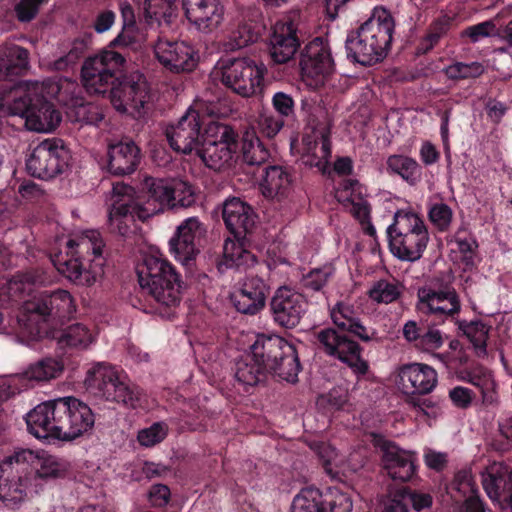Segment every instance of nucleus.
I'll use <instances>...</instances> for the list:
<instances>
[{"mask_svg":"<svg viewBox=\"0 0 512 512\" xmlns=\"http://www.w3.org/2000/svg\"><path fill=\"white\" fill-rule=\"evenodd\" d=\"M426 394H414L405 397L406 404L424 415L430 416L436 413V402L432 398L424 397Z\"/></svg>","mask_w":512,"mask_h":512,"instance_id":"13d9d810","label":"nucleus"},{"mask_svg":"<svg viewBox=\"0 0 512 512\" xmlns=\"http://www.w3.org/2000/svg\"><path fill=\"white\" fill-rule=\"evenodd\" d=\"M400 296V290L396 283L379 280L369 291V297L378 302L389 304L396 301Z\"/></svg>","mask_w":512,"mask_h":512,"instance_id":"3c124183","label":"nucleus"},{"mask_svg":"<svg viewBox=\"0 0 512 512\" xmlns=\"http://www.w3.org/2000/svg\"><path fill=\"white\" fill-rule=\"evenodd\" d=\"M386 165L389 173L400 176L411 186L416 185L421 179L422 167L412 157L393 154L387 158Z\"/></svg>","mask_w":512,"mask_h":512,"instance_id":"4c0bfd02","label":"nucleus"},{"mask_svg":"<svg viewBox=\"0 0 512 512\" xmlns=\"http://www.w3.org/2000/svg\"><path fill=\"white\" fill-rule=\"evenodd\" d=\"M309 447L317 455L325 473L332 478L335 477L337 475L333 466V461L337 457L335 448L327 442L317 440L311 441Z\"/></svg>","mask_w":512,"mask_h":512,"instance_id":"09e8293b","label":"nucleus"},{"mask_svg":"<svg viewBox=\"0 0 512 512\" xmlns=\"http://www.w3.org/2000/svg\"><path fill=\"white\" fill-rule=\"evenodd\" d=\"M343 191L348 193L347 202L355 203L367 200L364 195L366 189L356 179H347L343 182Z\"/></svg>","mask_w":512,"mask_h":512,"instance_id":"338daca9","label":"nucleus"},{"mask_svg":"<svg viewBox=\"0 0 512 512\" xmlns=\"http://www.w3.org/2000/svg\"><path fill=\"white\" fill-rule=\"evenodd\" d=\"M81 80L89 94L109 98L116 110L139 112L148 100L149 88L143 74L127 72V60L120 52L102 50L87 58Z\"/></svg>","mask_w":512,"mask_h":512,"instance_id":"7ed1b4c3","label":"nucleus"},{"mask_svg":"<svg viewBox=\"0 0 512 512\" xmlns=\"http://www.w3.org/2000/svg\"><path fill=\"white\" fill-rule=\"evenodd\" d=\"M222 218L234 240L227 239L225 241L218 269L221 272L225 269L241 271L254 266L257 258L247 245V235L252 232L255 225L253 208L240 198L231 197L223 203Z\"/></svg>","mask_w":512,"mask_h":512,"instance_id":"9b49d317","label":"nucleus"},{"mask_svg":"<svg viewBox=\"0 0 512 512\" xmlns=\"http://www.w3.org/2000/svg\"><path fill=\"white\" fill-rule=\"evenodd\" d=\"M25 421L27 431L37 439L73 442L93 434L96 412L81 399L65 396L38 404Z\"/></svg>","mask_w":512,"mask_h":512,"instance_id":"39448f33","label":"nucleus"},{"mask_svg":"<svg viewBox=\"0 0 512 512\" xmlns=\"http://www.w3.org/2000/svg\"><path fill=\"white\" fill-rule=\"evenodd\" d=\"M267 285L264 280L254 276L246 278L230 293V301L237 312L256 315L266 304Z\"/></svg>","mask_w":512,"mask_h":512,"instance_id":"a878e982","label":"nucleus"},{"mask_svg":"<svg viewBox=\"0 0 512 512\" xmlns=\"http://www.w3.org/2000/svg\"><path fill=\"white\" fill-rule=\"evenodd\" d=\"M330 317L336 328H324L317 333L322 351L347 364L358 378L365 376L369 364L361 356L362 347L352 338L365 343L377 341L376 329L364 326L354 307L345 302H338L330 310Z\"/></svg>","mask_w":512,"mask_h":512,"instance_id":"0eeeda50","label":"nucleus"},{"mask_svg":"<svg viewBox=\"0 0 512 512\" xmlns=\"http://www.w3.org/2000/svg\"><path fill=\"white\" fill-rule=\"evenodd\" d=\"M142 10L148 25L170 26L178 16L175 0H144Z\"/></svg>","mask_w":512,"mask_h":512,"instance_id":"f704fd0d","label":"nucleus"},{"mask_svg":"<svg viewBox=\"0 0 512 512\" xmlns=\"http://www.w3.org/2000/svg\"><path fill=\"white\" fill-rule=\"evenodd\" d=\"M252 357L270 376L288 383L298 382L302 369L296 347L276 334H257L249 347Z\"/></svg>","mask_w":512,"mask_h":512,"instance_id":"ddd939ff","label":"nucleus"},{"mask_svg":"<svg viewBox=\"0 0 512 512\" xmlns=\"http://www.w3.org/2000/svg\"><path fill=\"white\" fill-rule=\"evenodd\" d=\"M321 491L315 487L303 488L293 499L291 512H323Z\"/></svg>","mask_w":512,"mask_h":512,"instance_id":"37998d69","label":"nucleus"},{"mask_svg":"<svg viewBox=\"0 0 512 512\" xmlns=\"http://www.w3.org/2000/svg\"><path fill=\"white\" fill-rule=\"evenodd\" d=\"M302 143L308 157L307 164L325 172L332 153L330 125H317L311 134L303 136Z\"/></svg>","mask_w":512,"mask_h":512,"instance_id":"c756f323","label":"nucleus"},{"mask_svg":"<svg viewBox=\"0 0 512 512\" xmlns=\"http://www.w3.org/2000/svg\"><path fill=\"white\" fill-rule=\"evenodd\" d=\"M264 170L265 174L261 182L263 195L277 202L289 199L294 181L291 168L269 165Z\"/></svg>","mask_w":512,"mask_h":512,"instance_id":"2f4dec72","label":"nucleus"},{"mask_svg":"<svg viewBox=\"0 0 512 512\" xmlns=\"http://www.w3.org/2000/svg\"><path fill=\"white\" fill-rule=\"evenodd\" d=\"M47 280L37 269L18 273L0 289V325L14 317L34 339H56L61 348L84 349L92 342L90 330L81 323L57 329L76 313L73 297L67 290H36Z\"/></svg>","mask_w":512,"mask_h":512,"instance_id":"f257e3e1","label":"nucleus"},{"mask_svg":"<svg viewBox=\"0 0 512 512\" xmlns=\"http://www.w3.org/2000/svg\"><path fill=\"white\" fill-rule=\"evenodd\" d=\"M40 5L34 0H20L15 5V13L18 21L22 23L31 22L38 14Z\"/></svg>","mask_w":512,"mask_h":512,"instance_id":"680f3d73","label":"nucleus"},{"mask_svg":"<svg viewBox=\"0 0 512 512\" xmlns=\"http://www.w3.org/2000/svg\"><path fill=\"white\" fill-rule=\"evenodd\" d=\"M29 52L16 45L0 48V113L19 116L27 129L47 132L61 122V113L43 94L38 82H14L28 69Z\"/></svg>","mask_w":512,"mask_h":512,"instance_id":"f03ea898","label":"nucleus"},{"mask_svg":"<svg viewBox=\"0 0 512 512\" xmlns=\"http://www.w3.org/2000/svg\"><path fill=\"white\" fill-rule=\"evenodd\" d=\"M205 232L204 225L197 217H189L177 227L175 234L169 240L171 254L187 269L192 268L200 251L196 240Z\"/></svg>","mask_w":512,"mask_h":512,"instance_id":"b1692460","label":"nucleus"},{"mask_svg":"<svg viewBox=\"0 0 512 512\" xmlns=\"http://www.w3.org/2000/svg\"><path fill=\"white\" fill-rule=\"evenodd\" d=\"M371 443L380 456L382 469L393 480L411 481L417 473V455L379 433H371Z\"/></svg>","mask_w":512,"mask_h":512,"instance_id":"a211bd4d","label":"nucleus"},{"mask_svg":"<svg viewBox=\"0 0 512 512\" xmlns=\"http://www.w3.org/2000/svg\"><path fill=\"white\" fill-rule=\"evenodd\" d=\"M334 273L335 268L330 264L313 268L308 273L303 274L300 286L304 291L320 292L328 284Z\"/></svg>","mask_w":512,"mask_h":512,"instance_id":"79ce46f5","label":"nucleus"},{"mask_svg":"<svg viewBox=\"0 0 512 512\" xmlns=\"http://www.w3.org/2000/svg\"><path fill=\"white\" fill-rule=\"evenodd\" d=\"M105 243L98 230L88 229L67 241L65 255L52 258L59 273L76 285L92 286L104 274Z\"/></svg>","mask_w":512,"mask_h":512,"instance_id":"6e6552de","label":"nucleus"},{"mask_svg":"<svg viewBox=\"0 0 512 512\" xmlns=\"http://www.w3.org/2000/svg\"><path fill=\"white\" fill-rule=\"evenodd\" d=\"M394 29L390 11L383 7L375 8L365 22L347 34V58L366 67L383 61L391 48Z\"/></svg>","mask_w":512,"mask_h":512,"instance_id":"9d476101","label":"nucleus"},{"mask_svg":"<svg viewBox=\"0 0 512 512\" xmlns=\"http://www.w3.org/2000/svg\"><path fill=\"white\" fill-rule=\"evenodd\" d=\"M204 119L199 111L190 107L176 123L167 125L165 136L170 148L180 154H197L206 138Z\"/></svg>","mask_w":512,"mask_h":512,"instance_id":"6ab92c4d","label":"nucleus"},{"mask_svg":"<svg viewBox=\"0 0 512 512\" xmlns=\"http://www.w3.org/2000/svg\"><path fill=\"white\" fill-rule=\"evenodd\" d=\"M386 232L390 252L402 261L419 260L429 241L423 218L412 211H397Z\"/></svg>","mask_w":512,"mask_h":512,"instance_id":"4468645a","label":"nucleus"},{"mask_svg":"<svg viewBox=\"0 0 512 512\" xmlns=\"http://www.w3.org/2000/svg\"><path fill=\"white\" fill-rule=\"evenodd\" d=\"M32 455L35 458L29 463L31 477L33 472L44 480L63 479L68 476L71 465L67 460L46 452L34 453L32 451Z\"/></svg>","mask_w":512,"mask_h":512,"instance_id":"473e14b6","label":"nucleus"},{"mask_svg":"<svg viewBox=\"0 0 512 512\" xmlns=\"http://www.w3.org/2000/svg\"><path fill=\"white\" fill-rule=\"evenodd\" d=\"M456 503L458 512H492L480 493L469 494L468 497Z\"/></svg>","mask_w":512,"mask_h":512,"instance_id":"bf43d9fd","label":"nucleus"},{"mask_svg":"<svg viewBox=\"0 0 512 512\" xmlns=\"http://www.w3.org/2000/svg\"><path fill=\"white\" fill-rule=\"evenodd\" d=\"M154 54L158 62L174 74L193 71L199 61L198 52L184 41L159 38L154 46Z\"/></svg>","mask_w":512,"mask_h":512,"instance_id":"4be33fe9","label":"nucleus"},{"mask_svg":"<svg viewBox=\"0 0 512 512\" xmlns=\"http://www.w3.org/2000/svg\"><path fill=\"white\" fill-rule=\"evenodd\" d=\"M171 491L165 484H154L150 487L148 493L149 503L156 508L165 507L170 500Z\"/></svg>","mask_w":512,"mask_h":512,"instance_id":"e2e57ef3","label":"nucleus"},{"mask_svg":"<svg viewBox=\"0 0 512 512\" xmlns=\"http://www.w3.org/2000/svg\"><path fill=\"white\" fill-rule=\"evenodd\" d=\"M235 379L245 387L263 383L270 376L267 371L253 359L250 351L238 359L233 367Z\"/></svg>","mask_w":512,"mask_h":512,"instance_id":"c9c22d12","label":"nucleus"},{"mask_svg":"<svg viewBox=\"0 0 512 512\" xmlns=\"http://www.w3.org/2000/svg\"><path fill=\"white\" fill-rule=\"evenodd\" d=\"M319 502L323 512H352L353 508L351 495L338 487H329L325 492H321Z\"/></svg>","mask_w":512,"mask_h":512,"instance_id":"a19ab883","label":"nucleus"},{"mask_svg":"<svg viewBox=\"0 0 512 512\" xmlns=\"http://www.w3.org/2000/svg\"><path fill=\"white\" fill-rule=\"evenodd\" d=\"M168 428L163 422H155L150 427L138 432L137 440L141 446L152 447L162 442L167 436Z\"/></svg>","mask_w":512,"mask_h":512,"instance_id":"864d4df0","label":"nucleus"},{"mask_svg":"<svg viewBox=\"0 0 512 512\" xmlns=\"http://www.w3.org/2000/svg\"><path fill=\"white\" fill-rule=\"evenodd\" d=\"M87 389L128 409L142 408L146 403V393L127 374L107 363L93 365L86 374Z\"/></svg>","mask_w":512,"mask_h":512,"instance_id":"f8f14e48","label":"nucleus"},{"mask_svg":"<svg viewBox=\"0 0 512 512\" xmlns=\"http://www.w3.org/2000/svg\"><path fill=\"white\" fill-rule=\"evenodd\" d=\"M349 395L347 389L337 386L329 392L321 394L316 400V406L324 414L342 410L348 403Z\"/></svg>","mask_w":512,"mask_h":512,"instance_id":"c03bdc74","label":"nucleus"},{"mask_svg":"<svg viewBox=\"0 0 512 512\" xmlns=\"http://www.w3.org/2000/svg\"><path fill=\"white\" fill-rule=\"evenodd\" d=\"M141 159V149L134 141H119L109 144L105 167L109 174L122 177L134 173Z\"/></svg>","mask_w":512,"mask_h":512,"instance_id":"c85d7f7f","label":"nucleus"},{"mask_svg":"<svg viewBox=\"0 0 512 512\" xmlns=\"http://www.w3.org/2000/svg\"><path fill=\"white\" fill-rule=\"evenodd\" d=\"M458 335L465 336L472 344V347L478 357L487 354V340L490 327L481 320H457Z\"/></svg>","mask_w":512,"mask_h":512,"instance_id":"e433bc0d","label":"nucleus"},{"mask_svg":"<svg viewBox=\"0 0 512 512\" xmlns=\"http://www.w3.org/2000/svg\"><path fill=\"white\" fill-rule=\"evenodd\" d=\"M271 104L277 116L283 120H292L295 118L296 105L291 94L277 91L272 96Z\"/></svg>","mask_w":512,"mask_h":512,"instance_id":"603ef678","label":"nucleus"},{"mask_svg":"<svg viewBox=\"0 0 512 512\" xmlns=\"http://www.w3.org/2000/svg\"><path fill=\"white\" fill-rule=\"evenodd\" d=\"M34 458L32 450L21 449L0 463V500L7 507L15 508L27 498L32 479L29 463Z\"/></svg>","mask_w":512,"mask_h":512,"instance_id":"dca6fc26","label":"nucleus"},{"mask_svg":"<svg viewBox=\"0 0 512 512\" xmlns=\"http://www.w3.org/2000/svg\"><path fill=\"white\" fill-rule=\"evenodd\" d=\"M273 322L284 329H294L307 311L304 296L288 286H281L269 302Z\"/></svg>","mask_w":512,"mask_h":512,"instance_id":"412c9836","label":"nucleus"},{"mask_svg":"<svg viewBox=\"0 0 512 512\" xmlns=\"http://www.w3.org/2000/svg\"><path fill=\"white\" fill-rule=\"evenodd\" d=\"M147 201L142 203L131 197L133 188L123 186L113 187L117 198L108 213V229L110 233L128 237L136 230V221H146L148 218L163 212L165 209L187 208L195 203L192 187L183 181L147 178Z\"/></svg>","mask_w":512,"mask_h":512,"instance_id":"20e7f679","label":"nucleus"},{"mask_svg":"<svg viewBox=\"0 0 512 512\" xmlns=\"http://www.w3.org/2000/svg\"><path fill=\"white\" fill-rule=\"evenodd\" d=\"M399 501L404 502L407 507L411 505L414 512H423L424 510L431 508L433 498L428 493L409 490L405 491V493L402 495V499Z\"/></svg>","mask_w":512,"mask_h":512,"instance_id":"6e6d98bb","label":"nucleus"},{"mask_svg":"<svg viewBox=\"0 0 512 512\" xmlns=\"http://www.w3.org/2000/svg\"><path fill=\"white\" fill-rule=\"evenodd\" d=\"M299 65L302 75L312 79L330 75L335 64L327 40L316 37L310 41L301 53Z\"/></svg>","mask_w":512,"mask_h":512,"instance_id":"393cba45","label":"nucleus"},{"mask_svg":"<svg viewBox=\"0 0 512 512\" xmlns=\"http://www.w3.org/2000/svg\"><path fill=\"white\" fill-rule=\"evenodd\" d=\"M298 18V13H291L285 15L274 25L270 38L269 53L275 64L288 63L300 47Z\"/></svg>","mask_w":512,"mask_h":512,"instance_id":"5701e85b","label":"nucleus"},{"mask_svg":"<svg viewBox=\"0 0 512 512\" xmlns=\"http://www.w3.org/2000/svg\"><path fill=\"white\" fill-rule=\"evenodd\" d=\"M91 40V34H84L75 38L68 53L55 61V68L57 70H65L67 67L77 63L84 56L86 49L91 44Z\"/></svg>","mask_w":512,"mask_h":512,"instance_id":"49530a36","label":"nucleus"},{"mask_svg":"<svg viewBox=\"0 0 512 512\" xmlns=\"http://www.w3.org/2000/svg\"><path fill=\"white\" fill-rule=\"evenodd\" d=\"M495 28V25L491 21H485L467 27L463 31V35L470 38L471 42L475 43L483 37H487L491 34V31Z\"/></svg>","mask_w":512,"mask_h":512,"instance_id":"69168bd1","label":"nucleus"},{"mask_svg":"<svg viewBox=\"0 0 512 512\" xmlns=\"http://www.w3.org/2000/svg\"><path fill=\"white\" fill-rule=\"evenodd\" d=\"M141 292L155 313L170 318L179 305L183 280L176 267L161 256L147 255L136 266Z\"/></svg>","mask_w":512,"mask_h":512,"instance_id":"1a4fd4ad","label":"nucleus"},{"mask_svg":"<svg viewBox=\"0 0 512 512\" xmlns=\"http://www.w3.org/2000/svg\"><path fill=\"white\" fill-rule=\"evenodd\" d=\"M70 117L74 122L81 125L98 126L104 119V113L100 105L86 102L75 106L70 113Z\"/></svg>","mask_w":512,"mask_h":512,"instance_id":"a18cd8bd","label":"nucleus"},{"mask_svg":"<svg viewBox=\"0 0 512 512\" xmlns=\"http://www.w3.org/2000/svg\"><path fill=\"white\" fill-rule=\"evenodd\" d=\"M441 321L427 318L425 323L421 321H407L403 326V337L414 345L415 348L425 352H431L439 349L444 343L442 332L435 328L441 324Z\"/></svg>","mask_w":512,"mask_h":512,"instance_id":"7c9ffc66","label":"nucleus"},{"mask_svg":"<svg viewBox=\"0 0 512 512\" xmlns=\"http://www.w3.org/2000/svg\"><path fill=\"white\" fill-rule=\"evenodd\" d=\"M483 487L492 501L512 512V472L489 473L483 479Z\"/></svg>","mask_w":512,"mask_h":512,"instance_id":"72a5a7b5","label":"nucleus"},{"mask_svg":"<svg viewBox=\"0 0 512 512\" xmlns=\"http://www.w3.org/2000/svg\"><path fill=\"white\" fill-rule=\"evenodd\" d=\"M261 21L253 20L241 23L238 28L232 32L228 42V48L237 50L244 48L258 41L263 31Z\"/></svg>","mask_w":512,"mask_h":512,"instance_id":"58836bf2","label":"nucleus"},{"mask_svg":"<svg viewBox=\"0 0 512 512\" xmlns=\"http://www.w3.org/2000/svg\"><path fill=\"white\" fill-rule=\"evenodd\" d=\"M484 72L482 64L472 62L469 64L456 62L444 69V74L448 79L457 81L462 79L477 78Z\"/></svg>","mask_w":512,"mask_h":512,"instance_id":"8fccbe9b","label":"nucleus"},{"mask_svg":"<svg viewBox=\"0 0 512 512\" xmlns=\"http://www.w3.org/2000/svg\"><path fill=\"white\" fill-rule=\"evenodd\" d=\"M71 158V152L62 139H46L33 149L26 160V169L33 177L48 180L64 173Z\"/></svg>","mask_w":512,"mask_h":512,"instance_id":"f3484780","label":"nucleus"},{"mask_svg":"<svg viewBox=\"0 0 512 512\" xmlns=\"http://www.w3.org/2000/svg\"><path fill=\"white\" fill-rule=\"evenodd\" d=\"M461 379L471 383L472 385L480 388L481 391H484L485 389H489V387L492 384L491 376L489 372L479 367L473 371H464L462 372Z\"/></svg>","mask_w":512,"mask_h":512,"instance_id":"052dcab7","label":"nucleus"},{"mask_svg":"<svg viewBox=\"0 0 512 512\" xmlns=\"http://www.w3.org/2000/svg\"><path fill=\"white\" fill-rule=\"evenodd\" d=\"M430 223L439 231L447 232L453 220V210L444 202L431 203L427 211Z\"/></svg>","mask_w":512,"mask_h":512,"instance_id":"de8ad7c7","label":"nucleus"},{"mask_svg":"<svg viewBox=\"0 0 512 512\" xmlns=\"http://www.w3.org/2000/svg\"><path fill=\"white\" fill-rule=\"evenodd\" d=\"M266 68L250 58H221L212 72L226 88L242 97H250L262 91Z\"/></svg>","mask_w":512,"mask_h":512,"instance_id":"2eb2a0df","label":"nucleus"},{"mask_svg":"<svg viewBox=\"0 0 512 512\" xmlns=\"http://www.w3.org/2000/svg\"><path fill=\"white\" fill-rule=\"evenodd\" d=\"M116 15L111 10H104L97 14L93 28L97 33H104L108 31L115 23Z\"/></svg>","mask_w":512,"mask_h":512,"instance_id":"774afa93","label":"nucleus"},{"mask_svg":"<svg viewBox=\"0 0 512 512\" xmlns=\"http://www.w3.org/2000/svg\"><path fill=\"white\" fill-rule=\"evenodd\" d=\"M449 397L456 407L466 409L472 403L473 393L466 387L456 386L450 390Z\"/></svg>","mask_w":512,"mask_h":512,"instance_id":"0e129e2a","label":"nucleus"},{"mask_svg":"<svg viewBox=\"0 0 512 512\" xmlns=\"http://www.w3.org/2000/svg\"><path fill=\"white\" fill-rule=\"evenodd\" d=\"M451 489L460 494L463 499L469 494H478L479 490L473 479L466 472H458L451 484Z\"/></svg>","mask_w":512,"mask_h":512,"instance_id":"4d7b16f0","label":"nucleus"},{"mask_svg":"<svg viewBox=\"0 0 512 512\" xmlns=\"http://www.w3.org/2000/svg\"><path fill=\"white\" fill-rule=\"evenodd\" d=\"M196 155L210 170L226 172L238 163L258 167L269 159L270 152L255 132H246L240 138L231 126L215 123L206 130Z\"/></svg>","mask_w":512,"mask_h":512,"instance_id":"423d86ee","label":"nucleus"},{"mask_svg":"<svg viewBox=\"0 0 512 512\" xmlns=\"http://www.w3.org/2000/svg\"><path fill=\"white\" fill-rule=\"evenodd\" d=\"M285 120L273 114H261L258 121L259 132L262 136L273 139L284 127Z\"/></svg>","mask_w":512,"mask_h":512,"instance_id":"5fc2aeb1","label":"nucleus"},{"mask_svg":"<svg viewBox=\"0 0 512 512\" xmlns=\"http://www.w3.org/2000/svg\"><path fill=\"white\" fill-rule=\"evenodd\" d=\"M63 370L62 364L54 358H44L31 364L22 374L29 382H44L56 378Z\"/></svg>","mask_w":512,"mask_h":512,"instance_id":"ea45409f","label":"nucleus"},{"mask_svg":"<svg viewBox=\"0 0 512 512\" xmlns=\"http://www.w3.org/2000/svg\"><path fill=\"white\" fill-rule=\"evenodd\" d=\"M182 6L189 22L201 32L216 30L224 20L221 0H182Z\"/></svg>","mask_w":512,"mask_h":512,"instance_id":"bb28decb","label":"nucleus"},{"mask_svg":"<svg viewBox=\"0 0 512 512\" xmlns=\"http://www.w3.org/2000/svg\"><path fill=\"white\" fill-rule=\"evenodd\" d=\"M417 296L418 311L429 319L444 322L461 311L459 295L450 283L424 286L418 290Z\"/></svg>","mask_w":512,"mask_h":512,"instance_id":"aec40b11","label":"nucleus"},{"mask_svg":"<svg viewBox=\"0 0 512 512\" xmlns=\"http://www.w3.org/2000/svg\"><path fill=\"white\" fill-rule=\"evenodd\" d=\"M399 387L405 397L429 394L437 385V372L423 363L404 364L399 368Z\"/></svg>","mask_w":512,"mask_h":512,"instance_id":"cd10ccee","label":"nucleus"}]
</instances>
